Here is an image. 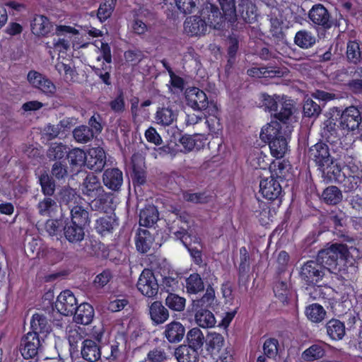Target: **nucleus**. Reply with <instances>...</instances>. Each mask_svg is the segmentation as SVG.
Masks as SVG:
<instances>
[{
  "mask_svg": "<svg viewBox=\"0 0 362 362\" xmlns=\"http://www.w3.org/2000/svg\"><path fill=\"white\" fill-rule=\"evenodd\" d=\"M317 257L325 269L333 274H341L346 270L350 252L346 245L334 243L320 250Z\"/></svg>",
  "mask_w": 362,
  "mask_h": 362,
  "instance_id": "1",
  "label": "nucleus"
},
{
  "mask_svg": "<svg viewBox=\"0 0 362 362\" xmlns=\"http://www.w3.org/2000/svg\"><path fill=\"white\" fill-rule=\"evenodd\" d=\"M288 134L283 132L281 125L277 122H272L263 128L260 133L262 140L269 141L272 155L281 158L284 156L288 150Z\"/></svg>",
  "mask_w": 362,
  "mask_h": 362,
  "instance_id": "2",
  "label": "nucleus"
},
{
  "mask_svg": "<svg viewBox=\"0 0 362 362\" xmlns=\"http://www.w3.org/2000/svg\"><path fill=\"white\" fill-rule=\"evenodd\" d=\"M214 298V290H207L201 298L192 300V310L194 313L195 322L202 328L213 327L216 322L214 315L209 310Z\"/></svg>",
  "mask_w": 362,
  "mask_h": 362,
  "instance_id": "3",
  "label": "nucleus"
},
{
  "mask_svg": "<svg viewBox=\"0 0 362 362\" xmlns=\"http://www.w3.org/2000/svg\"><path fill=\"white\" fill-rule=\"evenodd\" d=\"M345 150L342 146L334 148L332 146V152L328 145L324 142H318L309 149V156L314 160L319 169L328 164H333L341 160Z\"/></svg>",
  "mask_w": 362,
  "mask_h": 362,
  "instance_id": "4",
  "label": "nucleus"
},
{
  "mask_svg": "<svg viewBox=\"0 0 362 362\" xmlns=\"http://www.w3.org/2000/svg\"><path fill=\"white\" fill-rule=\"evenodd\" d=\"M205 123L207 124L209 132L214 135L209 145L216 144L218 146V152L224 153L226 151V144L219 135H222L223 126L221 123V112L216 103H211V106L205 110Z\"/></svg>",
  "mask_w": 362,
  "mask_h": 362,
  "instance_id": "5",
  "label": "nucleus"
},
{
  "mask_svg": "<svg viewBox=\"0 0 362 362\" xmlns=\"http://www.w3.org/2000/svg\"><path fill=\"white\" fill-rule=\"evenodd\" d=\"M248 1L240 0L238 6H235V0H228V21L234 23L237 21L235 28L242 29L245 23H251L252 21L248 12Z\"/></svg>",
  "mask_w": 362,
  "mask_h": 362,
  "instance_id": "6",
  "label": "nucleus"
},
{
  "mask_svg": "<svg viewBox=\"0 0 362 362\" xmlns=\"http://www.w3.org/2000/svg\"><path fill=\"white\" fill-rule=\"evenodd\" d=\"M325 270L317 257L315 260H308L301 266L299 276L305 284L314 286L322 280Z\"/></svg>",
  "mask_w": 362,
  "mask_h": 362,
  "instance_id": "7",
  "label": "nucleus"
},
{
  "mask_svg": "<svg viewBox=\"0 0 362 362\" xmlns=\"http://www.w3.org/2000/svg\"><path fill=\"white\" fill-rule=\"evenodd\" d=\"M226 0H220V4L223 13L220 11L218 7L213 4L206 1L200 11V15L206 19L208 25L214 29L220 30L223 28V24L226 16V10L225 9Z\"/></svg>",
  "mask_w": 362,
  "mask_h": 362,
  "instance_id": "8",
  "label": "nucleus"
},
{
  "mask_svg": "<svg viewBox=\"0 0 362 362\" xmlns=\"http://www.w3.org/2000/svg\"><path fill=\"white\" fill-rule=\"evenodd\" d=\"M308 18L315 26L325 30L330 29L334 25V19L329 11L320 4L313 6L309 11Z\"/></svg>",
  "mask_w": 362,
  "mask_h": 362,
  "instance_id": "9",
  "label": "nucleus"
},
{
  "mask_svg": "<svg viewBox=\"0 0 362 362\" xmlns=\"http://www.w3.org/2000/svg\"><path fill=\"white\" fill-rule=\"evenodd\" d=\"M186 104L194 110H206L213 101H209L205 92L199 88L192 87L185 93Z\"/></svg>",
  "mask_w": 362,
  "mask_h": 362,
  "instance_id": "10",
  "label": "nucleus"
},
{
  "mask_svg": "<svg viewBox=\"0 0 362 362\" xmlns=\"http://www.w3.org/2000/svg\"><path fill=\"white\" fill-rule=\"evenodd\" d=\"M138 290L148 298L156 296L158 292V284L152 270L144 269L136 284Z\"/></svg>",
  "mask_w": 362,
  "mask_h": 362,
  "instance_id": "11",
  "label": "nucleus"
},
{
  "mask_svg": "<svg viewBox=\"0 0 362 362\" xmlns=\"http://www.w3.org/2000/svg\"><path fill=\"white\" fill-rule=\"evenodd\" d=\"M362 106L358 108L355 106L346 107L340 117V126L343 129L354 131L362 127Z\"/></svg>",
  "mask_w": 362,
  "mask_h": 362,
  "instance_id": "12",
  "label": "nucleus"
},
{
  "mask_svg": "<svg viewBox=\"0 0 362 362\" xmlns=\"http://www.w3.org/2000/svg\"><path fill=\"white\" fill-rule=\"evenodd\" d=\"M27 78L33 87L40 90L45 95L52 97L56 92L54 83L41 73L31 70L28 72Z\"/></svg>",
  "mask_w": 362,
  "mask_h": 362,
  "instance_id": "13",
  "label": "nucleus"
},
{
  "mask_svg": "<svg viewBox=\"0 0 362 362\" xmlns=\"http://www.w3.org/2000/svg\"><path fill=\"white\" fill-rule=\"evenodd\" d=\"M56 35L58 38H54L52 45L54 49L60 52L67 51L71 45V35H76L78 31L69 25H58L56 28Z\"/></svg>",
  "mask_w": 362,
  "mask_h": 362,
  "instance_id": "14",
  "label": "nucleus"
},
{
  "mask_svg": "<svg viewBox=\"0 0 362 362\" xmlns=\"http://www.w3.org/2000/svg\"><path fill=\"white\" fill-rule=\"evenodd\" d=\"M77 300L70 290H64L57 296L55 308L62 315L65 316L73 315L77 307Z\"/></svg>",
  "mask_w": 362,
  "mask_h": 362,
  "instance_id": "15",
  "label": "nucleus"
},
{
  "mask_svg": "<svg viewBox=\"0 0 362 362\" xmlns=\"http://www.w3.org/2000/svg\"><path fill=\"white\" fill-rule=\"evenodd\" d=\"M40 336L35 333H27L21 341L20 351L25 359L33 358L38 354L40 347Z\"/></svg>",
  "mask_w": 362,
  "mask_h": 362,
  "instance_id": "16",
  "label": "nucleus"
},
{
  "mask_svg": "<svg viewBox=\"0 0 362 362\" xmlns=\"http://www.w3.org/2000/svg\"><path fill=\"white\" fill-rule=\"evenodd\" d=\"M259 192L269 200H278L282 196V187L274 176L262 179L259 183Z\"/></svg>",
  "mask_w": 362,
  "mask_h": 362,
  "instance_id": "17",
  "label": "nucleus"
},
{
  "mask_svg": "<svg viewBox=\"0 0 362 362\" xmlns=\"http://www.w3.org/2000/svg\"><path fill=\"white\" fill-rule=\"evenodd\" d=\"M81 190L82 194L87 197L89 200L96 198L102 192H104L103 187L99 178L93 173L88 174L83 180L81 185Z\"/></svg>",
  "mask_w": 362,
  "mask_h": 362,
  "instance_id": "18",
  "label": "nucleus"
},
{
  "mask_svg": "<svg viewBox=\"0 0 362 362\" xmlns=\"http://www.w3.org/2000/svg\"><path fill=\"white\" fill-rule=\"evenodd\" d=\"M106 164V154L103 148L89 149L87 155L86 167L95 172H101Z\"/></svg>",
  "mask_w": 362,
  "mask_h": 362,
  "instance_id": "19",
  "label": "nucleus"
},
{
  "mask_svg": "<svg viewBox=\"0 0 362 362\" xmlns=\"http://www.w3.org/2000/svg\"><path fill=\"white\" fill-rule=\"evenodd\" d=\"M104 185L112 191H119L123 184V173L117 168L106 169L103 174Z\"/></svg>",
  "mask_w": 362,
  "mask_h": 362,
  "instance_id": "20",
  "label": "nucleus"
},
{
  "mask_svg": "<svg viewBox=\"0 0 362 362\" xmlns=\"http://www.w3.org/2000/svg\"><path fill=\"white\" fill-rule=\"evenodd\" d=\"M321 136L323 140L329 143L333 147L337 148L341 146L337 124L333 119H328L325 121L321 132Z\"/></svg>",
  "mask_w": 362,
  "mask_h": 362,
  "instance_id": "21",
  "label": "nucleus"
},
{
  "mask_svg": "<svg viewBox=\"0 0 362 362\" xmlns=\"http://www.w3.org/2000/svg\"><path fill=\"white\" fill-rule=\"evenodd\" d=\"M30 333H35L42 339L46 337L52 331L51 323L43 314L35 313L30 320Z\"/></svg>",
  "mask_w": 362,
  "mask_h": 362,
  "instance_id": "22",
  "label": "nucleus"
},
{
  "mask_svg": "<svg viewBox=\"0 0 362 362\" xmlns=\"http://www.w3.org/2000/svg\"><path fill=\"white\" fill-rule=\"evenodd\" d=\"M208 24L206 19L199 16L187 18L184 23L185 31L190 36H197L205 34Z\"/></svg>",
  "mask_w": 362,
  "mask_h": 362,
  "instance_id": "23",
  "label": "nucleus"
},
{
  "mask_svg": "<svg viewBox=\"0 0 362 362\" xmlns=\"http://www.w3.org/2000/svg\"><path fill=\"white\" fill-rule=\"evenodd\" d=\"M118 225V219L115 214L104 215L96 220L95 229L101 236H105L112 234Z\"/></svg>",
  "mask_w": 362,
  "mask_h": 362,
  "instance_id": "24",
  "label": "nucleus"
},
{
  "mask_svg": "<svg viewBox=\"0 0 362 362\" xmlns=\"http://www.w3.org/2000/svg\"><path fill=\"white\" fill-rule=\"evenodd\" d=\"M84 230L85 227L71 222L68 218L64 221V235L69 243H76L83 240L85 235Z\"/></svg>",
  "mask_w": 362,
  "mask_h": 362,
  "instance_id": "25",
  "label": "nucleus"
},
{
  "mask_svg": "<svg viewBox=\"0 0 362 362\" xmlns=\"http://www.w3.org/2000/svg\"><path fill=\"white\" fill-rule=\"evenodd\" d=\"M71 170L74 173H78L83 166H86V153L79 148H74L68 151L66 154Z\"/></svg>",
  "mask_w": 362,
  "mask_h": 362,
  "instance_id": "26",
  "label": "nucleus"
},
{
  "mask_svg": "<svg viewBox=\"0 0 362 362\" xmlns=\"http://www.w3.org/2000/svg\"><path fill=\"white\" fill-rule=\"evenodd\" d=\"M81 354L86 361H98L101 357L100 346L92 339H84L82 342Z\"/></svg>",
  "mask_w": 362,
  "mask_h": 362,
  "instance_id": "27",
  "label": "nucleus"
},
{
  "mask_svg": "<svg viewBox=\"0 0 362 362\" xmlns=\"http://www.w3.org/2000/svg\"><path fill=\"white\" fill-rule=\"evenodd\" d=\"M175 6L173 9L168 8L165 13L168 18L175 20L179 13L183 15L192 13L196 7L197 0H174Z\"/></svg>",
  "mask_w": 362,
  "mask_h": 362,
  "instance_id": "28",
  "label": "nucleus"
},
{
  "mask_svg": "<svg viewBox=\"0 0 362 362\" xmlns=\"http://www.w3.org/2000/svg\"><path fill=\"white\" fill-rule=\"evenodd\" d=\"M74 319L77 324L83 325H89L94 316L93 306L88 303H83L77 305L74 312Z\"/></svg>",
  "mask_w": 362,
  "mask_h": 362,
  "instance_id": "29",
  "label": "nucleus"
},
{
  "mask_svg": "<svg viewBox=\"0 0 362 362\" xmlns=\"http://www.w3.org/2000/svg\"><path fill=\"white\" fill-rule=\"evenodd\" d=\"M200 354L196 348L185 344L180 345L175 350V356L178 362H199Z\"/></svg>",
  "mask_w": 362,
  "mask_h": 362,
  "instance_id": "30",
  "label": "nucleus"
},
{
  "mask_svg": "<svg viewBox=\"0 0 362 362\" xmlns=\"http://www.w3.org/2000/svg\"><path fill=\"white\" fill-rule=\"evenodd\" d=\"M295 106L293 100L282 97L279 103L277 110L273 113L274 117L279 121L286 123L295 112Z\"/></svg>",
  "mask_w": 362,
  "mask_h": 362,
  "instance_id": "31",
  "label": "nucleus"
},
{
  "mask_svg": "<svg viewBox=\"0 0 362 362\" xmlns=\"http://www.w3.org/2000/svg\"><path fill=\"white\" fill-rule=\"evenodd\" d=\"M185 334V327L179 322L173 321L165 326L164 335L170 343H178Z\"/></svg>",
  "mask_w": 362,
  "mask_h": 362,
  "instance_id": "32",
  "label": "nucleus"
},
{
  "mask_svg": "<svg viewBox=\"0 0 362 362\" xmlns=\"http://www.w3.org/2000/svg\"><path fill=\"white\" fill-rule=\"evenodd\" d=\"M159 218L158 209L154 205H147L139 213V225L146 228L152 227Z\"/></svg>",
  "mask_w": 362,
  "mask_h": 362,
  "instance_id": "33",
  "label": "nucleus"
},
{
  "mask_svg": "<svg viewBox=\"0 0 362 362\" xmlns=\"http://www.w3.org/2000/svg\"><path fill=\"white\" fill-rule=\"evenodd\" d=\"M320 170L322 172L324 181L327 183L334 182L339 184L341 182V179L345 175L341 172V168L337 161L333 164H328V165L323 166V168Z\"/></svg>",
  "mask_w": 362,
  "mask_h": 362,
  "instance_id": "34",
  "label": "nucleus"
},
{
  "mask_svg": "<svg viewBox=\"0 0 362 362\" xmlns=\"http://www.w3.org/2000/svg\"><path fill=\"white\" fill-rule=\"evenodd\" d=\"M154 238L147 229H139L135 238L136 250L143 254L148 252L153 243Z\"/></svg>",
  "mask_w": 362,
  "mask_h": 362,
  "instance_id": "35",
  "label": "nucleus"
},
{
  "mask_svg": "<svg viewBox=\"0 0 362 362\" xmlns=\"http://www.w3.org/2000/svg\"><path fill=\"white\" fill-rule=\"evenodd\" d=\"M149 315L155 325L165 322L169 317V312L160 301H154L149 306Z\"/></svg>",
  "mask_w": 362,
  "mask_h": 362,
  "instance_id": "36",
  "label": "nucleus"
},
{
  "mask_svg": "<svg viewBox=\"0 0 362 362\" xmlns=\"http://www.w3.org/2000/svg\"><path fill=\"white\" fill-rule=\"evenodd\" d=\"M31 31L37 36H45L51 30L52 25L48 18L42 15L35 16L31 22Z\"/></svg>",
  "mask_w": 362,
  "mask_h": 362,
  "instance_id": "37",
  "label": "nucleus"
},
{
  "mask_svg": "<svg viewBox=\"0 0 362 362\" xmlns=\"http://www.w3.org/2000/svg\"><path fill=\"white\" fill-rule=\"evenodd\" d=\"M177 114L170 107H161L157 109L155 119L156 123L164 127L170 126L177 119Z\"/></svg>",
  "mask_w": 362,
  "mask_h": 362,
  "instance_id": "38",
  "label": "nucleus"
},
{
  "mask_svg": "<svg viewBox=\"0 0 362 362\" xmlns=\"http://www.w3.org/2000/svg\"><path fill=\"white\" fill-rule=\"evenodd\" d=\"M317 41L314 33L307 30H300L296 33L294 43L301 49H310L313 47Z\"/></svg>",
  "mask_w": 362,
  "mask_h": 362,
  "instance_id": "39",
  "label": "nucleus"
},
{
  "mask_svg": "<svg viewBox=\"0 0 362 362\" xmlns=\"http://www.w3.org/2000/svg\"><path fill=\"white\" fill-rule=\"evenodd\" d=\"M326 329L327 335L333 340H341L346 334L344 322L334 318L327 322Z\"/></svg>",
  "mask_w": 362,
  "mask_h": 362,
  "instance_id": "40",
  "label": "nucleus"
},
{
  "mask_svg": "<svg viewBox=\"0 0 362 362\" xmlns=\"http://www.w3.org/2000/svg\"><path fill=\"white\" fill-rule=\"evenodd\" d=\"M90 200L92 201L91 207L95 211L107 213L112 209V197L110 193L104 191L98 197Z\"/></svg>",
  "mask_w": 362,
  "mask_h": 362,
  "instance_id": "41",
  "label": "nucleus"
},
{
  "mask_svg": "<svg viewBox=\"0 0 362 362\" xmlns=\"http://www.w3.org/2000/svg\"><path fill=\"white\" fill-rule=\"evenodd\" d=\"M206 342L207 351L211 355L216 356L220 354L225 340L222 334L216 332H211L207 335Z\"/></svg>",
  "mask_w": 362,
  "mask_h": 362,
  "instance_id": "42",
  "label": "nucleus"
},
{
  "mask_svg": "<svg viewBox=\"0 0 362 362\" xmlns=\"http://www.w3.org/2000/svg\"><path fill=\"white\" fill-rule=\"evenodd\" d=\"M186 345L191 347L196 348L200 352L202 351V347L206 341L204 334L198 327H194L187 333Z\"/></svg>",
  "mask_w": 362,
  "mask_h": 362,
  "instance_id": "43",
  "label": "nucleus"
},
{
  "mask_svg": "<svg viewBox=\"0 0 362 362\" xmlns=\"http://www.w3.org/2000/svg\"><path fill=\"white\" fill-rule=\"evenodd\" d=\"M275 296L284 305L288 304L292 296L290 285L286 281H278L274 287Z\"/></svg>",
  "mask_w": 362,
  "mask_h": 362,
  "instance_id": "44",
  "label": "nucleus"
},
{
  "mask_svg": "<svg viewBox=\"0 0 362 362\" xmlns=\"http://www.w3.org/2000/svg\"><path fill=\"white\" fill-rule=\"evenodd\" d=\"M322 199L326 204L336 205L343 199L342 192L337 186H329L323 190Z\"/></svg>",
  "mask_w": 362,
  "mask_h": 362,
  "instance_id": "45",
  "label": "nucleus"
},
{
  "mask_svg": "<svg viewBox=\"0 0 362 362\" xmlns=\"http://www.w3.org/2000/svg\"><path fill=\"white\" fill-rule=\"evenodd\" d=\"M69 221L86 228L90 223L89 213L82 206H74L71 209V219Z\"/></svg>",
  "mask_w": 362,
  "mask_h": 362,
  "instance_id": "46",
  "label": "nucleus"
},
{
  "mask_svg": "<svg viewBox=\"0 0 362 362\" xmlns=\"http://www.w3.org/2000/svg\"><path fill=\"white\" fill-rule=\"evenodd\" d=\"M68 148L62 143H52L47 151V157L49 160L60 161L66 156Z\"/></svg>",
  "mask_w": 362,
  "mask_h": 362,
  "instance_id": "47",
  "label": "nucleus"
},
{
  "mask_svg": "<svg viewBox=\"0 0 362 362\" xmlns=\"http://www.w3.org/2000/svg\"><path fill=\"white\" fill-rule=\"evenodd\" d=\"M247 74L252 77H274L282 76L283 71L279 69H274L273 67H252L247 70Z\"/></svg>",
  "mask_w": 362,
  "mask_h": 362,
  "instance_id": "48",
  "label": "nucleus"
},
{
  "mask_svg": "<svg viewBox=\"0 0 362 362\" xmlns=\"http://www.w3.org/2000/svg\"><path fill=\"white\" fill-rule=\"evenodd\" d=\"M305 315L310 321L318 323L325 318L326 311L322 305L313 303L306 308Z\"/></svg>",
  "mask_w": 362,
  "mask_h": 362,
  "instance_id": "49",
  "label": "nucleus"
},
{
  "mask_svg": "<svg viewBox=\"0 0 362 362\" xmlns=\"http://www.w3.org/2000/svg\"><path fill=\"white\" fill-rule=\"evenodd\" d=\"M187 291L191 294H196L204 291V286L200 275L197 273H193L186 279Z\"/></svg>",
  "mask_w": 362,
  "mask_h": 362,
  "instance_id": "50",
  "label": "nucleus"
},
{
  "mask_svg": "<svg viewBox=\"0 0 362 362\" xmlns=\"http://www.w3.org/2000/svg\"><path fill=\"white\" fill-rule=\"evenodd\" d=\"M339 184H341L345 193L352 192L362 187V178L358 175H344Z\"/></svg>",
  "mask_w": 362,
  "mask_h": 362,
  "instance_id": "51",
  "label": "nucleus"
},
{
  "mask_svg": "<svg viewBox=\"0 0 362 362\" xmlns=\"http://www.w3.org/2000/svg\"><path fill=\"white\" fill-rule=\"evenodd\" d=\"M73 136L77 142L86 144L94 137V132L88 126L81 125L74 129Z\"/></svg>",
  "mask_w": 362,
  "mask_h": 362,
  "instance_id": "52",
  "label": "nucleus"
},
{
  "mask_svg": "<svg viewBox=\"0 0 362 362\" xmlns=\"http://www.w3.org/2000/svg\"><path fill=\"white\" fill-rule=\"evenodd\" d=\"M39 183L44 195L50 197L54 194L56 185L52 176L47 173H42L39 177Z\"/></svg>",
  "mask_w": 362,
  "mask_h": 362,
  "instance_id": "53",
  "label": "nucleus"
},
{
  "mask_svg": "<svg viewBox=\"0 0 362 362\" xmlns=\"http://www.w3.org/2000/svg\"><path fill=\"white\" fill-rule=\"evenodd\" d=\"M117 0H105V2L100 4L98 9L97 16L101 23L107 21L112 15Z\"/></svg>",
  "mask_w": 362,
  "mask_h": 362,
  "instance_id": "54",
  "label": "nucleus"
},
{
  "mask_svg": "<svg viewBox=\"0 0 362 362\" xmlns=\"http://www.w3.org/2000/svg\"><path fill=\"white\" fill-rule=\"evenodd\" d=\"M269 17L270 22L269 32L272 36L278 41L283 40L285 37V34L282 29L283 21L275 16L271 15Z\"/></svg>",
  "mask_w": 362,
  "mask_h": 362,
  "instance_id": "55",
  "label": "nucleus"
},
{
  "mask_svg": "<svg viewBox=\"0 0 362 362\" xmlns=\"http://www.w3.org/2000/svg\"><path fill=\"white\" fill-rule=\"evenodd\" d=\"M183 199L193 204H206L210 201L211 196L206 191L192 193L185 191L182 193Z\"/></svg>",
  "mask_w": 362,
  "mask_h": 362,
  "instance_id": "56",
  "label": "nucleus"
},
{
  "mask_svg": "<svg viewBox=\"0 0 362 362\" xmlns=\"http://www.w3.org/2000/svg\"><path fill=\"white\" fill-rule=\"evenodd\" d=\"M186 300L173 293H170L166 299L165 304L171 310L175 311H182L185 309Z\"/></svg>",
  "mask_w": 362,
  "mask_h": 362,
  "instance_id": "57",
  "label": "nucleus"
},
{
  "mask_svg": "<svg viewBox=\"0 0 362 362\" xmlns=\"http://www.w3.org/2000/svg\"><path fill=\"white\" fill-rule=\"evenodd\" d=\"M303 111L305 117H317L321 113V107L311 98H307L304 101Z\"/></svg>",
  "mask_w": 362,
  "mask_h": 362,
  "instance_id": "58",
  "label": "nucleus"
},
{
  "mask_svg": "<svg viewBox=\"0 0 362 362\" xmlns=\"http://www.w3.org/2000/svg\"><path fill=\"white\" fill-rule=\"evenodd\" d=\"M91 69L93 73L100 78L104 84L108 86H111L112 81L110 73L112 71V66L110 65H107L103 62L101 64V67L93 66Z\"/></svg>",
  "mask_w": 362,
  "mask_h": 362,
  "instance_id": "59",
  "label": "nucleus"
},
{
  "mask_svg": "<svg viewBox=\"0 0 362 362\" xmlns=\"http://www.w3.org/2000/svg\"><path fill=\"white\" fill-rule=\"evenodd\" d=\"M346 57L348 60L354 64H357L361 61V52L358 42L356 41H349L347 44Z\"/></svg>",
  "mask_w": 362,
  "mask_h": 362,
  "instance_id": "60",
  "label": "nucleus"
},
{
  "mask_svg": "<svg viewBox=\"0 0 362 362\" xmlns=\"http://www.w3.org/2000/svg\"><path fill=\"white\" fill-rule=\"evenodd\" d=\"M51 175L52 177L61 181L65 180L68 177V167L64 161L55 162L51 169Z\"/></svg>",
  "mask_w": 362,
  "mask_h": 362,
  "instance_id": "61",
  "label": "nucleus"
},
{
  "mask_svg": "<svg viewBox=\"0 0 362 362\" xmlns=\"http://www.w3.org/2000/svg\"><path fill=\"white\" fill-rule=\"evenodd\" d=\"M240 40V36L233 33L228 37V56L230 57V59H228V66L233 63L230 59H233L235 56Z\"/></svg>",
  "mask_w": 362,
  "mask_h": 362,
  "instance_id": "62",
  "label": "nucleus"
},
{
  "mask_svg": "<svg viewBox=\"0 0 362 362\" xmlns=\"http://www.w3.org/2000/svg\"><path fill=\"white\" fill-rule=\"evenodd\" d=\"M281 98L282 97L279 95H274V96H271L268 94L263 93L262 94V106L273 115L274 111L277 110L279 103L281 101Z\"/></svg>",
  "mask_w": 362,
  "mask_h": 362,
  "instance_id": "63",
  "label": "nucleus"
},
{
  "mask_svg": "<svg viewBox=\"0 0 362 362\" xmlns=\"http://www.w3.org/2000/svg\"><path fill=\"white\" fill-rule=\"evenodd\" d=\"M57 206V203L50 197H45L39 202L37 205L38 212L41 216H50L52 211Z\"/></svg>",
  "mask_w": 362,
  "mask_h": 362,
  "instance_id": "64",
  "label": "nucleus"
}]
</instances>
